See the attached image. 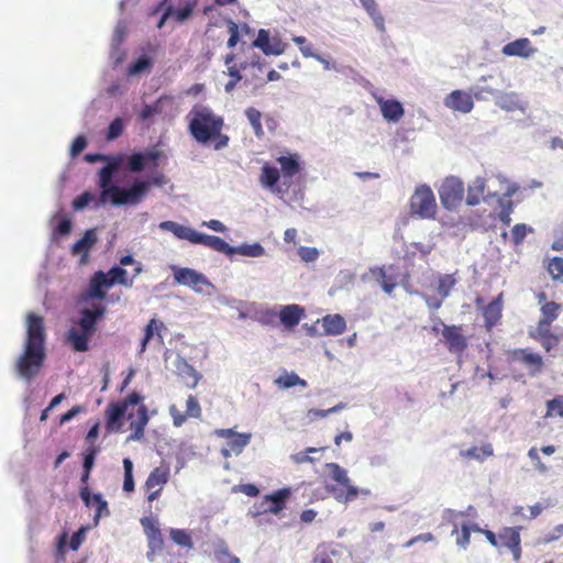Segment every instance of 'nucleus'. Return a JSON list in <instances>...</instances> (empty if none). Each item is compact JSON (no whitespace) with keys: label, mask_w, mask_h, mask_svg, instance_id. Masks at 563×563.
Here are the masks:
<instances>
[{"label":"nucleus","mask_w":563,"mask_h":563,"mask_svg":"<svg viewBox=\"0 0 563 563\" xmlns=\"http://www.w3.org/2000/svg\"><path fill=\"white\" fill-rule=\"evenodd\" d=\"M282 177L283 176L277 167L265 163L261 168L260 184L265 189L280 194L284 191L278 185Z\"/></svg>","instance_id":"24"},{"label":"nucleus","mask_w":563,"mask_h":563,"mask_svg":"<svg viewBox=\"0 0 563 563\" xmlns=\"http://www.w3.org/2000/svg\"><path fill=\"white\" fill-rule=\"evenodd\" d=\"M320 252L317 247L300 246L298 249V256L302 262L312 263L318 260Z\"/></svg>","instance_id":"54"},{"label":"nucleus","mask_w":563,"mask_h":563,"mask_svg":"<svg viewBox=\"0 0 563 563\" xmlns=\"http://www.w3.org/2000/svg\"><path fill=\"white\" fill-rule=\"evenodd\" d=\"M437 322L442 324V335L451 353H461L467 347V340L460 332V327L444 324L440 318L437 319Z\"/></svg>","instance_id":"15"},{"label":"nucleus","mask_w":563,"mask_h":563,"mask_svg":"<svg viewBox=\"0 0 563 563\" xmlns=\"http://www.w3.org/2000/svg\"><path fill=\"white\" fill-rule=\"evenodd\" d=\"M107 413V422L106 427L108 431L118 432L121 430L124 418L128 416V418H132L133 413L129 412L125 409V405H121L120 402H112L108 405L106 409Z\"/></svg>","instance_id":"18"},{"label":"nucleus","mask_w":563,"mask_h":563,"mask_svg":"<svg viewBox=\"0 0 563 563\" xmlns=\"http://www.w3.org/2000/svg\"><path fill=\"white\" fill-rule=\"evenodd\" d=\"M146 188L140 181L134 185H125L124 188H115L112 190L100 189V195H95L92 208L95 210L110 203L113 207L136 206L144 199Z\"/></svg>","instance_id":"3"},{"label":"nucleus","mask_w":563,"mask_h":563,"mask_svg":"<svg viewBox=\"0 0 563 563\" xmlns=\"http://www.w3.org/2000/svg\"><path fill=\"white\" fill-rule=\"evenodd\" d=\"M515 356L517 360H521L526 365L533 368L532 375H536L541 371L543 360L539 354L528 352L526 350H517L515 351Z\"/></svg>","instance_id":"31"},{"label":"nucleus","mask_w":563,"mask_h":563,"mask_svg":"<svg viewBox=\"0 0 563 563\" xmlns=\"http://www.w3.org/2000/svg\"><path fill=\"white\" fill-rule=\"evenodd\" d=\"M93 334L74 325L67 331V342L77 352H85L89 349V341Z\"/></svg>","instance_id":"27"},{"label":"nucleus","mask_w":563,"mask_h":563,"mask_svg":"<svg viewBox=\"0 0 563 563\" xmlns=\"http://www.w3.org/2000/svg\"><path fill=\"white\" fill-rule=\"evenodd\" d=\"M250 433H238L232 439H230L225 445L233 452V454L239 455L242 453L244 448L250 443Z\"/></svg>","instance_id":"40"},{"label":"nucleus","mask_w":563,"mask_h":563,"mask_svg":"<svg viewBox=\"0 0 563 563\" xmlns=\"http://www.w3.org/2000/svg\"><path fill=\"white\" fill-rule=\"evenodd\" d=\"M164 540L163 538L147 539V552L145 554L148 562H154L156 552L163 550Z\"/></svg>","instance_id":"51"},{"label":"nucleus","mask_w":563,"mask_h":563,"mask_svg":"<svg viewBox=\"0 0 563 563\" xmlns=\"http://www.w3.org/2000/svg\"><path fill=\"white\" fill-rule=\"evenodd\" d=\"M188 131L196 142L208 145L222 131L224 120L207 107L194 108L187 115Z\"/></svg>","instance_id":"2"},{"label":"nucleus","mask_w":563,"mask_h":563,"mask_svg":"<svg viewBox=\"0 0 563 563\" xmlns=\"http://www.w3.org/2000/svg\"><path fill=\"white\" fill-rule=\"evenodd\" d=\"M456 279L452 274L441 275L438 284V292L442 299L448 298L451 295L452 288L455 286Z\"/></svg>","instance_id":"46"},{"label":"nucleus","mask_w":563,"mask_h":563,"mask_svg":"<svg viewBox=\"0 0 563 563\" xmlns=\"http://www.w3.org/2000/svg\"><path fill=\"white\" fill-rule=\"evenodd\" d=\"M53 221H55L53 234L55 236H64L70 233L73 229V221L66 214H56L53 217Z\"/></svg>","instance_id":"36"},{"label":"nucleus","mask_w":563,"mask_h":563,"mask_svg":"<svg viewBox=\"0 0 563 563\" xmlns=\"http://www.w3.org/2000/svg\"><path fill=\"white\" fill-rule=\"evenodd\" d=\"M274 383L285 389L291 388L297 385H300L303 387L307 386V382L305 379L300 378L294 372L285 373L284 375L277 377Z\"/></svg>","instance_id":"39"},{"label":"nucleus","mask_w":563,"mask_h":563,"mask_svg":"<svg viewBox=\"0 0 563 563\" xmlns=\"http://www.w3.org/2000/svg\"><path fill=\"white\" fill-rule=\"evenodd\" d=\"M444 104L462 113H468L474 107L472 96L462 90L452 91L444 100Z\"/></svg>","instance_id":"23"},{"label":"nucleus","mask_w":563,"mask_h":563,"mask_svg":"<svg viewBox=\"0 0 563 563\" xmlns=\"http://www.w3.org/2000/svg\"><path fill=\"white\" fill-rule=\"evenodd\" d=\"M88 530V527H81L78 531H76L69 541V549L73 551H76L80 548L85 540L86 532Z\"/></svg>","instance_id":"63"},{"label":"nucleus","mask_w":563,"mask_h":563,"mask_svg":"<svg viewBox=\"0 0 563 563\" xmlns=\"http://www.w3.org/2000/svg\"><path fill=\"white\" fill-rule=\"evenodd\" d=\"M488 79H493V76L492 75L482 76L477 79L476 84L472 86L471 90L477 100L485 99L484 92L492 95L494 97L497 93V91H498L497 89H495L486 84Z\"/></svg>","instance_id":"35"},{"label":"nucleus","mask_w":563,"mask_h":563,"mask_svg":"<svg viewBox=\"0 0 563 563\" xmlns=\"http://www.w3.org/2000/svg\"><path fill=\"white\" fill-rule=\"evenodd\" d=\"M210 249L223 253L229 257L235 254H240L245 257H261L265 254L264 246L258 242L252 244L244 243L238 246H232L228 244L223 239L216 235L212 236Z\"/></svg>","instance_id":"6"},{"label":"nucleus","mask_w":563,"mask_h":563,"mask_svg":"<svg viewBox=\"0 0 563 563\" xmlns=\"http://www.w3.org/2000/svg\"><path fill=\"white\" fill-rule=\"evenodd\" d=\"M167 100V97L162 96L154 103L145 104L139 114L140 119L142 121H150L154 115L163 111V104Z\"/></svg>","instance_id":"37"},{"label":"nucleus","mask_w":563,"mask_h":563,"mask_svg":"<svg viewBox=\"0 0 563 563\" xmlns=\"http://www.w3.org/2000/svg\"><path fill=\"white\" fill-rule=\"evenodd\" d=\"M125 155L120 153L117 155H108V158L103 161V166L98 170V186L103 190H112L115 188H124L120 184L114 181V177L123 166Z\"/></svg>","instance_id":"5"},{"label":"nucleus","mask_w":563,"mask_h":563,"mask_svg":"<svg viewBox=\"0 0 563 563\" xmlns=\"http://www.w3.org/2000/svg\"><path fill=\"white\" fill-rule=\"evenodd\" d=\"M158 228L163 231L172 232L177 239L186 240L191 244H201L210 247L213 235L198 232L190 227L183 225L178 222L167 220L159 223Z\"/></svg>","instance_id":"7"},{"label":"nucleus","mask_w":563,"mask_h":563,"mask_svg":"<svg viewBox=\"0 0 563 563\" xmlns=\"http://www.w3.org/2000/svg\"><path fill=\"white\" fill-rule=\"evenodd\" d=\"M495 103L506 112L519 110L521 113H526L527 111V103L522 102L515 91L501 92L498 90L495 95Z\"/></svg>","instance_id":"22"},{"label":"nucleus","mask_w":563,"mask_h":563,"mask_svg":"<svg viewBox=\"0 0 563 563\" xmlns=\"http://www.w3.org/2000/svg\"><path fill=\"white\" fill-rule=\"evenodd\" d=\"M276 162L280 166L279 172L283 176L284 185L288 188L292 177L302 169L301 156L298 153L286 152L276 157Z\"/></svg>","instance_id":"14"},{"label":"nucleus","mask_w":563,"mask_h":563,"mask_svg":"<svg viewBox=\"0 0 563 563\" xmlns=\"http://www.w3.org/2000/svg\"><path fill=\"white\" fill-rule=\"evenodd\" d=\"M79 496L86 507H95L93 525L98 526L101 517L110 516L108 501L100 493H91L87 485L80 487Z\"/></svg>","instance_id":"12"},{"label":"nucleus","mask_w":563,"mask_h":563,"mask_svg":"<svg viewBox=\"0 0 563 563\" xmlns=\"http://www.w3.org/2000/svg\"><path fill=\"white\" fill-rule=\"evenodd\" d=\"M290 495L291 489L289 487H284L273 492L272 494L265 495L263 504H267V507L263 511L273 515L280 514Z\"/></svg>","instance_id":"20"},{"label":"nucleus","mask_w":563,"mask_h":563,"mask_svg":"<svg viewBox=\"0 0 563 563\" xmlns=\"http://www.w3.org/2000/svg\"><path fill=\"white\" fill-rule=\"evenodd\" d=\"M228 29H229L230 37L228 40L227 45L229 48H233L240 41L239 25L234 21L229 20Z\"/></svg>","instance_id":"64"},{"label":"nucleus","mask_w":563,"mask_h":563,"mask_svg":"<svg viewBox=\"0 0 563 563\" xmlns=\"http://www.w3.org/2000/svg\"><path fill=\"white\" fill-rule=\"evenodd\" d=\"M107 276H108V280L110 283H112V286L114 284H119V285L130 288L133 285V279H128V277H126L128 276L126 269L119 265H113L108 271Z\"/></svg>","instance_id":"33"},{"label":"nucleus","mask_w":563,"mask_h":563,"mask_svg":"<svg viewBox=\"0 0 563 563\" xmlns=\"http://www.w3.org/2000/svg\"><path fill=\"white\" fill-rule=\"evenodd\" d=\"M244 115L246 117L250 125L252 126L254 134L256 137L262 139L264 136V130L262 126V113L260 110L250 107L244 110Z\"/></svg>","instance_id":"34"},{"label":"nucleus","mask_w":563,"mask_h":563,"mask_svg":"<svg viewBox=\"0 0 563 563\" xmlns=\"http://www.w3.org/2000/svg\"><path fill=\"white\" fill-rule=\"evenodd\" d=\"M124 470L123 490L131 493L134 490L135 483L133 477V462L129 457H124L122 461Z\"/></svg>","instance_id":"44"},{"label":"nucleus","mask_w":563,"mask_h":563,"mask_svg":"<svg viewBox=\"0 0 563 563\" xmlns=\"http://www.w3.org/2000/svg\"><path fill=\"white\" fill-rule=\"evenodd\" d=\"M520 527H510L505 528L499 534L498 539L501 542V545L508 548L516 561L520 559L521 548H520Z\"/></svg>","instance_id":"25"},{"label":"nucleus","mask_w":563,"mask_h":563,"mask_svg":"<svg viewBox=\"0 0 563 563\" xmlns=\"http://www.w3.org/2000/svg\"><path fill=\"white\" fill-rule=\"evenodd\" d=\"M499 205L501 207V210L498 214L499 217V220L505 224V225H509L511 223V212H512V209H514V202L511 200H504V199H500L499 200Z\"/></svg>","instance_id":"53"},{"label":"nucleus","mask_w":563,"mask_h":563,"mask_svg":"<svg viewBox=\"0 0 563 563\" xmlns=\"http://www.w3.org/2000/svg\"><path fill=\"white\" fill-rule=\"evenodd\" d=\"M547 416H559L563 418V396H556L547 401Z\"/></svg>","instance_id":"52"},{"label":"nucleus","mask_w":563,"mask_h":563,"mask_svg":"<svg viewBox=\"0 0 563 563\" xmlns=\"http://www.w3.org/2000/svg\"><path fill=\"white\" fill-rule=\"evenodd\" d=\"M169 536L173 542L183 548L192 549L194 542L190 534L184 529L170 528Z\"/></svg>","instance_id":"41"},{"label":"nucleus","mask_w":563,"mask_h":563,"mask_svg":"<svg viewBox=\"0 0 563 563\" xmlns=\"http://www.w3.org/2000/svg\"><path fill=\"white\" fill-rule=\"evenodd\" d=\"M323 332L327 335L342 334L346 329L345 319L341 314H327L321 319Z\"/></svg>","instance_id":"28"},{"label":"nucleus","mask_w":563,"mask_h":563,"mask_svg":"<svg viewBox=\"0 0 563 563\" xmlns=\"http://www.w3.org/2000/svg\"><path fill=\"white\" fill-rule=\"evenodd\" d=\"M186 416L189 418H200L201 407L197 398L190 395L186 402Z\"/></svg>","instance_id":"59"},{"label":"nucleus","mask_w":563,"mask_h":563,"mask_svg":"<svg viewBox=\"0 0 563 563\" xmlns=\"http://www.w3.org/2000/svg\"><path fill=\"white\" fill-rule=\"evenodd\" d=\"M501 300L500 296L496 299L492 300L483 311V316L485 319V325L487 330H492L493 327L499 321L501 317Z\"/></svg>","instance_id":"29"},{"label":"nucleus","mask_w":563,"mask_h":563,"mask_svg":"<svg viewBox=\"0 0 563 563\" xmlns=\"http://www.w3.org/2000/svg\"><path fill=\"white\" fill-rule=\"evenodd\" d=\"M410 214L420 219H434L437 202L433 191L428 185L418 186L410 197Z\"/></svg>","instance_id":"4"},{"label":"nucleus","mask_w":563,"mask_h":563,"mask_svg":"<svg viewBox=\"0 0 563 563\" xmlns=\"http://www.w3.org/2000/svg\"><path fill=\"white\" fill-rule=\"evenodd\" d=\"M98 451H99V449L95 445L87 448V450L84 453V460H82V468L84 470L92 471Z\"/></svg>","instance_id":"56"},{"label":"nucleus","mask_w":563,"mask_h":563,"mask_svg":"<svg viewBox=\"0 0 563 563\" xmlns=\"http://www.w3.org/2000/svg\"><path fill=\"white\" fill-rule=\"evenodd\" d=\"M375 100L379 107L382 117L388 123H397L405 114L404 104L397 99H385L380 96H375Z\"/></svg>","instance_id":"17"},{"label":"nucleus","mask_w":563,"mask_h":563,"mask_svg":"<svg viewBox=\"0 0 563 563\" xmlns=\"http://www.w3.org/2000/svg\"><path fill=\"white\" fill-rule=\"evenodd\" d=\"M549 273L553 279L563 280V258L554 257L549 264Z\"/></svg>","instance_id":"61"},{"label":"nucleus","mask_w":563,"mask_h":563,"mask_svg":"<svg viewBox=\"0 0 563 563\" xmlns=\"http://www.w3.org/2000/svg\"><path fill=\"white\" fill-rule=\"evenodd\" d=\"M141 526L144 529V533L147 539L152 538H163L159 526L157 521L152 517H143L141 520Z\"/></svg>","instance_id":"47"},{"label":"nucleus","mask_w":563,"mask_h":563,"mask_svg":"<svg viewBox=\"0 0 563 563\" xmlns=\"http://www.w3.org/2000/svg\"><path fill=\"white\" fill-rule=\"evenodd\" d=\"M325 467L329 471L330 477L334 482H336L341 485H347L350 483V478L347 476L346 471L339 464L331 462V463H328L325 465Z\"/></svg>","instance_id":"45"},{"label":"nucleus","mask_w":563,"mask_h":563,"mask_svg":"<svg viewBox=\"0 0 563 563\" xmlns=\"http://www.w3.org/2000/svg\"><path fill=\"white\" fill-rule=\"evenodd\" d=\"M175 372L184 379L189 388H195L201 375L183 356L177 354L173 362Z\"/></svg>","instance_id":"21"},{"label":"nucleus","mask_w":563,"mask_h":563,"mask_svg":"<svg viewBox=\"0 0 563 563\" xmlns=\"http://www.w3.org/2000/svg\"><path fill=\"white\" fill-rule=\"evenodd\" d=\"M470 538H471V526L466 522L462 523L461 526V536H457L456 538V544L461 549H466V547L470 544Z\"/></svg>","instance_id":"62"},{"label":"nucleus","mask_w":563,"mask_h":563,"mask_svg":"<svg viewBox=\"0 0 563 563\" xmlns=\"http://www.w3.org/2000/svg\"><path fill=\"white\" fill-rule=\"evenodd\" d=\"M97 229H88L85 231L82 236L74 243L71 252L75 255H81L84 262L88 258L89 251L97 243Z\"/></svg>","instance_id":"26"},{"label":"nucleus","mask_w":563,"mask_h":563,"mask_svg":"<svg viewBox=\"0 0 563 563\" xmlns=\"http://www.w3.org/2000/svg\"><path fill=\"white\" fill-rule=\"evenodd\" d=\"M112 287L108 276L103 271H97L90 278L88 288L80 295V301L103 300L107 290Z\"/></svg>","instance_id":"11"},{"label":"nucleus","mask_w":563,"mask_h":563,"mask_svg":"<svg viewBox=\"0 0 563 563\" xmlns=\"http://www.w3.org/2000/svg\"><path fill=\"white\" fill-rule=\"evenodd\" d=\"M93 200H95V194L89 190H85L84 192L78 195L76 198H74L71 206H73L74 211L78 212V211L85 210L87 207L92 205Z\"/></svg>","instance_id":"49"},{"label":"nucleus","mask_w":563,"mask_h":563,"mask_svg":"<svg viewBox=\"0 0 563 563\" xmlns=\"http://www.w3.org/2000/svg\"><path fill=\"white\" fill-rule=\"evenodd\" d=\"M87 139L85 135L80 134L74 139L70 144L69 154L71 157L78 156L87 147Z\"/></svg>","instance_id":"60"},{"label":"nucleus","mask_w":563,"mask_h":563,"mask_svg":"<svg viewBox=\"0 0 563 563\" xmlns=\"http://www.w3.org/2000/svg\"><path fill=\"white\" fill-rule=\"evenodd\" d=\"M537 48L531 45L527 37H520L512 42L505 44L501 53L509 57L530 58L537 53Z\"/></svg>","instance_id":"19"},{"label":"nucleus","mask_w":563,"mask_h":563,"mask_svg":"<svg viewBox=\"0 0 563 563\" xmlns=\"http://www.w3.org/2000/svg\"><path fill=\"white\" fill-rule=\"evenodd\" d=\"M485 179L482 177H476L467 188V197L466 203L468 206H477L479 205L484 190H485Z\"/></svg>","instance_id":"30"},{"label":"nucleus","mask_w":563,"mask_h":563,"mask_svg":"<svg viewBox=\"0 0 563 563\" xmlns=\"http://www.w3.org/2000/svg\"><path fill=\"white\" fill-rule=\"evenodd\" d=\"M150 417L148 411L145 405H141L137 408V417L135 420H132L130 423L131 429H137L144 431L146 424L148 423Z\"/></svg>","instance_id":"50"},{"label":"nucleus","mask_w":563,"mask_h":563,"mask_svg":"<svg viewBox=\"0 0 563 563\" xmlns=\"http://www.w3.org/2000/svg\"><path fill=\"white\" fill-rule=\"evenodd\" d=\"M136 181H140L141 184H143L146 188L144 198L148 194L152 186L163 187L165 184H167L166 177L163 174H158V173L153 174L146 178H141V177L133 178L128 185H134Z\"/></svg>","instance_id":"38"},{"label":"nucleus","mask_w":563,"mask_h":563,"mask_svg":"<svg viewBox=\"0 0 563 563\" xmlns=\"http://www.w3.org/2000/svg\"><path fill=\"white\" fill-rule=\"evenodd\" d=\"M174 272V279L183 286L191 287L195 292L202 294V288L199 285H205L214 288L213 284L200 272L188 267L172 266Z\"/></svg>","instance_id":"10"},{"label":"nucleus","mask_w":563,"mask_h":563,"mask_svg":"<svg viewBox=\"0 0 563 563\" xmlns=\"http://www.w3.org/2000/svg\"><path fill=\"white\" fill-rule=\"evenodd\" d=\"M167 481H168V472L162 471L159 467H156L150 473V475L145 482V487L147 489H152L156 486L164 485L165 483H167Z\"/></svg>","instance_id":"43"},{"label":"nucleus","mask_w":563,"mask_h":563,"mask_svg":"<svg viewBox=\"0 0 563 563\" xmlns=\"http://www.w3.org/2000/svg\"><path fill=\"white\" fill-rule=\"evenodd\" d=\"M550 327H551L550 322L540 319L537 328L534 330L530 331V336L532 339H534L536 341H538L541 338L547 336L550 333H552Z\"/></svg>","instance_id":"57"},{"label":"nucleus","mask_w":563,"mask_h":563,"mask_svg":"<svg viewBox=\"0 0 563 563\" xmlns=\"http://www.w3.org/2000/svg\"><path fill=\"white\" fill-rule=\"evenodd\" d=\"M125 124H126V120L125 119H123L121 117L114 118L109 123V126H108L107 133H106V139L108 141L117 140L123 133V131L125 129Z\"/></svg>","instance_id":"42"},{"label":"nucleus","mask_w":563,"mask_h":563,"mask_svg":"<svg viewBox=\"0 0 563 563\" xmlns=\"http://www.w3.org/2000/svg\"><path fill=\"white\" fill-rule=\"evenodd\" d=\"M165 154L159 150H148L145 152H134L124 158L123 165L133 173H141L145 168L153 169L158 166V162Z\"/></svg>","instance_id":"9"},{"label":"nucleus","mask_w":563,"mask_h":563,"mask_svg":"<svg viewBox=\"0 0 563 563\" xmlns=\"http://www.w3.org/2000/svg\"><path fill=\"white\" fill-rule=\"evenodd\" d=\"M106 313V308L101 303H93L90 307H84L79 311V319L76 321V327L85 330L88 333L95 334L97 323Z\"/></svg>","instance_id":"13"},{"label":"nucleus","mask_w":563,"mask_h":563,"mask_svg":"<svg viewBox=\"0 0 563 563\" xmlns=\"http://www.w3.org/2000/svg\"><path fill=\"white\" fill-rule=\"evenodd\" d=\"M153 59L146 55L143 54L139 56L128 68V75L131 77L139 76L143 73L150 71L153 67Z\"/></svg>","instance_id":"32"},{"label":"nucleus","mask_w":563,"mask_h":563,"mask_svg":"<svg viewBox=\"0 0 563 563\" xmlns=\"http://www.w3.org/2000/svg\"><path fill=\"white\" fill-rule=\"evenodd\" d=\"M439 196L445 209H455L464 197V183L455 176L445 178L439 189Z\"/></svg>","instance_id":"8"},{"label":"nucleus","mask_w":563,"mask_h":563,"mask_svg":"<svg viewBox=\"0 0 563 563\" xmlns=\"http://www.w3.org/2000/svg\"><path fill=\"white\" fill-rule=\"evenodd\" d=\"M25 327L23 351L14 362V371L21 379L31 382L42 368L46 357V333L43 318L34 312L26 314Z\"/></svg>","instance_id":"1"},{"label":"nucleus","mask_w":563,"mask_h":563,"mask_svg":"<svg viewBox=\"0 0 563 563\" xmlns=\"http://www.w3.org/2000/svg\"><path fill=\"white\" fill-rule=\"evenodd\" d=\"M561 305L554 301H548L541 307L542 320L552 323L558 319L559 312L561 311Z\"/></svg>","instance_id":"48"},{"label":"nucleus","mask_w":563,"mask_h":563,"mask_svg":"<svg viewBox=\"0 0 563 563\" xmlns=\"http://www.w3.org/2000/svg\"><path fill=\"white\" fill-rule=\"evenodd\" d=\"M531 230L532 229L525 223L516 224L511 230L512 242L515 244H520L525 240L527 233Z\"/></svg>","instance_id":"58"},{"label":"nucleus","mask_w":563,"mask_h":563,"mask_svg":"<svg viewBox=\"0 0 563 563\" xmlns=\"http://www.w3.org/2000/svg\"><path fill=\"white\" fill-rule=\"evenodd\" d=\"M303 308H301L298 305H286L280 308V311L278 313L279 321L283 325H285L287 329L295 328L301 320L303 316ZM264 316L274 318L277 316V312L273 309H267L264 313Z\"/></svg>","instance_id":"16"},{"label":"nucleus","mask_w":563,"mask_h":563,"mask_svg":"<svg viewBox=\"0 0 563 563\" xmlns=\"http://www.w3.org/2000/svg\"><path fill=\"white\" fill-rule=\"evenodd\" d=\"M365 11L371 16V19L373 21V24L375 25L377 31L380 32V33H385V31H386L385 19L382 15V13L379 12L377 5H375V7L371 8V9H367Z\"/></svg>","instance_id":"55"}]
</instances>
